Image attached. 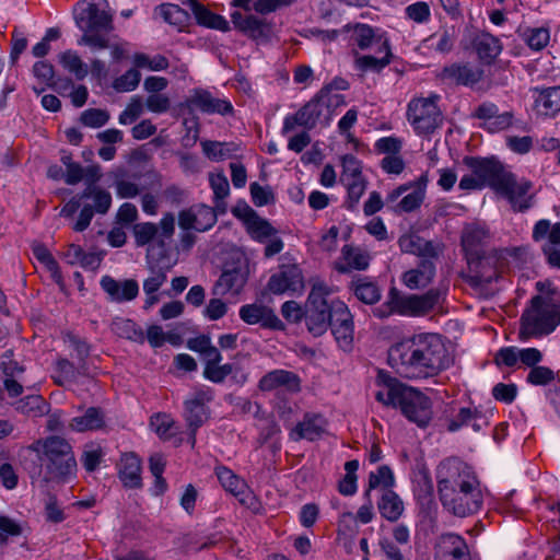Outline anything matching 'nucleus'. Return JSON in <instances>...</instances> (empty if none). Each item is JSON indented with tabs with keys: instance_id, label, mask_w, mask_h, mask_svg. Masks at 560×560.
<instances>
[{
	"instance_id": "1",
	"label": "nucleus",
	"mask_w": 560,
	"mask_h": 560,
	"mask_svg": "<svg viewBox=\"0 0 560 560\" xmlns=\"http://www.w3.org/2000/svg\"><path fill=\"white\" fill-rule=\"evenodd\" d=\"M438 494L442 506L457 517L478 513L483 504L480 482L466 463L450 457L440 463L435 471Z\"/></svg>"
},
{
	"instance_id": "2",
	"label": "nucleus",
	"mask_w": 560,
	"mask_h": 560,
	"mask_svg": "<svg viewBox=\"0 0 560 560\" xmlns=\"http://www.w3.org/2000/svg\"><path fill=\"white\" fill-rule=\"evenodd\" d=\"M388 360L400 375L411 380L433 377L452 362L436 334H420L396 343L389 349Z\"/></svg>"
},
{
	"instance_id": "3",
	"label": "nucleus",
	"mask_w": 560,
	"mask_h": 560,
	"mask_svg": "<svg viewBox=\"0 0 560 560\" xmlns=\"http://www.w3.org/2000/svg\"><path fill=\"white\" fill-rule=\"evenodd\" d=\"M26 450L36 453L42 462L37 475H31L33 483L42 490H47L51 481H67L77 471L72 447L60 436L36 440Z\"/></svg>"
},
{
	"instance_id": "4",
	"label": "nucleus",
	"mask_w": 560,
	"mask_h": 560,
	"mask_svg": "<svg viewBox=\"0 0 560 560\" xmlns=\"http://www.w3.org/2000/svg\"><path fill=\"white\" fill-rule=\"evenodd\" d=\"M381 388L375 399L384 406L399 408L401 413L420 428H425L433 417L431 399L413 387L384 373L377 377Z\"/></svg>"
},
{
	"instance_id": "5",
	"label": "nucleus",
	"mask_w": 560,
	"mask_h": 560,
	"mask_svg": "<svg viewBox=\"0 0 560 560\" xmlns=\"http://www.w3.org/2000/svg\"><path fill=\"white\" fill-rule=\"evenodd\" d=\"M559 324L560 303L536 295L521 316L520 336L522 339H528L549 335Z\"/></svg>"
},
{
	"instance_id": "6",
	"label": "nucleus",
	"mask_w": 560,
	"mask_h": 560,
	"mask_svg": "<svg viewBox=\"0 0 560 560\" xmlns=\"http://www.w3.org/2000/svg\"><path fill=\"white\" fill-rule=\"evenodd\" d=\"M332 290L322 280L316 279L305 304V324L311 334L322 336L329 327L331 305L336 299H330Z\"/></svg>"
},
{
	"instance_id": "7",
	"label": "nucleus",
	"mask_w": 560,
	"mask_h": 560,
	"mask_svg": "<svg viewBox=\"0 0 560 560\" xmlns=\"http://www.w3.org/2000/svg\"><path fill=\"white\" fill-rule=\"evenodd\" d=\"M341 165L342 171L339 179L347 190L345 207L353 211L366 190L368 180L362 174L361 162L354 155H343Z\"/></svg>"
},
{
	"instance_id": "8",
	"label": "nucleus",
	"mask_w": 560,
	"mask_h": 560,
	"mask_svg": "<svg viewBox=\"0 0 560 560\" xmlns=\"http://www.w3.org/2000/svg\"><path fill=\"white\" fill-rule=\"evenodd\" d=\"M75 15L78 27L84 31L109 33L113 30V14L107 0L82 1Z\"/></svg>"
},
{
	"instance_id": "9",
	"label": "nucleus",
	"mask_w": 560,
	"mask_h": 560,
	"mask_svg": "<svg viewBox=\"0 0 560 560\" xmlns=\"http://www.w3.org/2000/svg\"><path fill=\"white\" fill-rule=\"evenodd\" d=\"M132 233L138 247L154 243L158 247L164 248L175 233V217L167 212L159 224L152 222L136 223Z\"/></svg>"
},
{
	"instance_id": "10",
	"label": "nucleus",
	"mask_w": 560,
	"mask_h": 560,
	"mask_svg": "<svg viewBox=\"0 0 560 560\" xmlns=\"http://www.w3.org/2000/svg\"><path fill=\"white\" fill-rule=\"evenodd\" d=\"M499 256L495 250L467 260V272L463 279L475 290L483 291L499 278Z\"/></svg>"
},
{
	"instance_id": "11",
	"label": "nucleus",
	"mask_w": 560,
	"mask_h": 560,
	"mask_svg": "<svg viewBox=\"0 0 560 560\" xmlns=\"http://www.w3.org/2000/svg\"><path fill=\"white\" fill-rule=\"evenodd\" d=\"M213 399V392L210 388H197L184 401V419L189 430V442L196 443V432L209 418L207 404Z\"/></svg>"
},
{
	"instance_id": "12",
	"label": "nucleus",
	"mask_w": 560,
	"mask_h": 560,
	"mask_svg": "<svg viewBox=\"0 0 560 560\" xmlns=\"http://www.w3.org/2000/svg\"><path fill=\"white\" fill-rule=\"evenodd\" d=\"M407 118L419 135L432 133L442 122L441 112L431 98L412 100L408 105Z\"/></svg>"
},
{
	"instance_id": "13",
	"label": "nucleus",
	"mask_w": 560,
	"mask_h": 560,
	"mask_svg": "<svg viewBox=\"0 0 560 560\" xmlns=\"http://www.w3.org/2000/svg\"><path fill=\"white\" fill-rule=\"evenodd\" d=\"M464 163L472 173L477 174L483 187L488 186L498 192L501 186L508 184L511 172L494 158L466 156Z\"/></svg>"
},
{
	"instance_id": "14",
	"label": "nucleus",
	"mask_w": 560,
	"mask_h": 560,
	"mask_svg": "<svg viewBox=\"0 0 560 560\" xmlns=\"http://www.w3.org/2000/svg\"><path fill=\"white\" fill-rule=\"evenodd\" d=\"M444 292L439 289H430L424 294H411L404 296L394 293L393 302L400 308V315L422 316L431 312L442 300Z\"/></svg>"
},
{
	"instance_id": "15",
	"label": "nucleus",
	"mask_w": 560,
	"mask_h": 560,
	"mask_svg": "<svg viewBox=\"0 0 560 560\" xmlns=\"http://www.w3.org/2000/svg\"><path fill=\"white\" fill-rule=\"evenodd\" d=\"M268 290L272 294L298 293L304 289V276L296 264H282L269 278Z\"/></svg>"
},
{
	"instance_id": "16",
	"label": "nucleus",
	"mask_w": 560,
	"mask_h": 560,
	"mask_svg": "<svg viewBox=\"0 0 560 560\" xmlns=\"http://www.w3.org/2000/svg\"><path fill=\"white\" fill-rule=\"evenodd\" d=\"M325 92H319L312 101L305 104L294 115H289L284 118L282 133L292 131L296 126L312 129L316 126L317 121L326 118L324 112Z\"/></svg>"
},
{
	"instance_id": "17",
	"label": "nucleus",
	"mask_w": 560,
	"mask_h": 560,
	"mask_svg": "<svg viewBox=\"0 0 560 560\" xmlns=\"http://www.w3.org/2000/svg\"><path fill=\"white\" fill-rule=\"evenodd\" d=\"M491 235L489 229L479 222H471L463 228L460 245L466 260L488 254L487 246Z\"/></svg>"
},
{
	"instance_id": "18",
	"label": "nucleus",
	"mask_w": 560,
	"mask_h": 560,
	"mask_svg": "<svg viewBox=\"0 0 560 560\" xmlns=\"http://www.w3.org/2000/svg\"><path fill=\"white\" fill-rule=\"evenodd\" d=\"M472 117L482 120L480 127L488 132H500L514 122L512 112L500 113L498 106L491 102L481 103L472 113Z\"/></svg>"
},
{
	"instance_id": "19",
	"label": "nucleus",
	"mask_w": 560,
	"mask_h": 560,
	"mask_svg": "<svg viewBox=\"0 0 560 560\" xmlns=\"http://www.w3.org/2000/svg\"><path fill=\"white\" fill-rule=\"evenodd\" d=\"M508 184L501 186L497 194L509 200L514 211L523 212L532 207L533 196L529 195L533 184L527 179L517 180L511 172Z\"/></svg>"
},
{
	"instance_id": "20",
	"label": "nucleus",
	"mask_w": 560,
	"mask_h": 560,
	"mask_svg": "<svg viewBox=\"0 0 560 560\" xmlns=\"http://www.w3.org/2000/svg\"><path fill=\"white\" fill-rule=\"evenodd\" d=\"M215 475L225 489L233 494L242 505L254 508L257 503L254 492L248 488L245 480L235 475L231 469L224 466L215 468Z\"/></svg>"
},
{
	"instance_id": "21",
	"label": "nucleus",
	"mask_w": 560,
	"mask_h": 560,
	"mask_svg": "<svg viewBox=\"0 0 560 560\" xmlns=\"http://www.w3.org/2000/svg\"><path fill=\"white\" fill-rule=\"evenodd\" d=\"M217 222V213L213 208L198 205L188 210H183L178 215V224L183 230L205 232Z\"/></svg>"
},
{
	"instance_id": "22",
	"label": "nucleus",
	"mask_w": 560,
	"mask_h": 560,
	"mask_svg": "<svg viewBox=\"0 0 560 560\" xmlns=\"http://www.w3.org/2000/svg\"><path fill=\"white\" fill-rule=\"evenodd\" d=\"M238 315L248 325L259 324L262 328L282 330L284 325L272 308L262 304H246L241 306Z\"/></svg>"
},
{
	"instance_id": "23",
	"label": "nucleus",
	"mask_w": 560,
	"mask_h": 560,
	"mask_svg": "<svg viewBox=\"0 0 560 560\" xmlns=\"http://www.w3.org/2000/svg\"><path fill=\"white\" fill-rule=\"evenodd\" d=\"M435 560H469L465 539L454 533L442 534L435 545Z\"/></svg>"
},
{
	"instance_id": "24",
	"label": "nucleus",
	"mask_w": 560,
	"mask_h": 560,
	"mask_svg": "<svg viewBox=\"0 0 560 560\" xmlns=\"http://www.w3.org/2000/svg\"><path fill=\"white\" fill-rule=\"evenodd\" d=\"M100 284L110 302H129L139 294V284L135 279L118 281L106 275L102 277Z\"/></svg>"
},
{
	"instance_id": "25",
	"label": "nucleus",
	"mask_w": 560,
	"mask_h": 560,
	"mask_svg": "<svg viewBox=\"0 0 560 560\" xmlns=\"http://www.w3.org/2000/svg\"><path fill=\"white\" fill-rule=\"evenodd\" d=\"M258 388L261 392L284 388L290 393H298L301 389V380L291 371L278 369L265 374L258 382Z\"/></svg>"
},
{
	"instance_id": "26",
	"label": "nucleus",
	"mask_w": 560,
	"mask_h": 560,
	"mask_svg": "<svg viewBox=\"0 0 560 560\" xmlns=\"http://www.w3.org/2000/svg\"><path fill=\"white\" fill-rule=\"evenodd\" d=\"M534 110L537 115L555 117L560 112V85L533 88Z\"/></svg>"
},
{
	"instance_id": "27",
	"label": "nucleus",
	"mask_w": 560,
	"mask_h": 560,
	"mask_svg": "<svg viewBox=\"0 0 560 560\" xmlns=\"http://www.w3.org/2000/svg\"><path fill=\"white\" fill-rule=\"evenodd\" d=\"M326 425L327 421L323 415L306 412L303 420L291 430L290 439L295 442L300 440L315 441L324 434Z\"/></svg>"
},
{
	"instance_id": "28",
	"label": "nucleus",
	"mask_w": 560,
	"mask_h": 560,
	"mask_svg": "<svg viewBox=\"0 0 560 560\" xmlns=\"http://www.w3.org/2000/svg\"><path fill=\"white\" fill-rule=\"evenodd\" d=\"M398 244L401 252L416 255L420 259L436 260L441 254V247L438 244L413 234L402 235Z\"/></svg>"
},
{
	"instance_id": "29",
	"label": "nucleus",
	"mask_w": 560,
	"mask_h": 560,
	"mask_svg": "<svg viewBox=\"0 0 560 560\" xmlns=\"http://www.w3.org/2000/svg\"><path fill=\"white\" fill-rule=\"evenodd\" d=\"M435 272V260L420 259L416 268L404 272L401 280L411 290L425 288L433 281Z\"/></svg>"
},
{
	"instance_id": "30",
	"label": "nucleus",
	"mask_w": 560,
	"mask_h": 560,
	"mask_svg": "<svg viewBox=\"0 0 560 560\" xmlns=\"http://www.w3.org/2000/svg\"><path fill=\"white\" fill-rule=\"evenodd\" d=\"M189 102L206 114L228 115L233 113V106L229 101L217 98L206 90H196Z\"/></svg>"
},
{
	"instance_id": "31",
	"label": "nucleus",
	"mask_w": 560,
	"mask_h": 560,
	"mask_svg": "<svg viewBox=\"0 0 560 560\" xmlns=\"http://www.w3.org/2000/svg\"><path fill=\"white\" fill-rule=\"evenodd\" d=\"M341 257L343 262L336 264V270L341 273H347L351 270H365L371 257L368 252L351 245H345L341 249Z\"/></svg>"
},
{
	"instance_id": "32",
	"label": "nucleus",
	"mask_w": 560,
	"mask_h": 560,
	"mask_svg": "<svg viewBox=\"0 0 560 560\" xmlns=\"http://www.w3.org/2000/svg\"><path fill=\"white\" fill-rule=\"evenodd\" d=\"M377 54L380 56L364 55V56L357 57L355 66L360 70L365 71V72L382 71L387 65H389L392 56H393L388 40H378Z\"/></svg>"
},
{
	"instance_id": "33",
	"label": "nucleus",
	"mask_w": 560,
	"mask_h": 560,
	"mask_svg": "<svg viewBox=\"0 0 560 560\" xmlns=\"http://www.w3.org/2000/svg\"><path fill=\"white\" fill-rule=\"evenodd\" d=\"M231 21L237 31L253 39H259L266 36L265 21L256 15L234 11L231 13Z\"/></svg>"
},
{
	"instance_id": "34",
	"label": "nucleus",
	"mask_w": 560,
	"mask_h": 560,
	"mask_svg": "<svg viewBox=\"0 0 560 560\" xmlns=\"http://www.w3.org/2000/svg\"><path fill=\"white\" fill-rule=\"evenodd\" d=\"M441 79L450 83L468 85L481 79V71L467 65H452L442 70Z\"/></svg>"
},
{
	"instance_id": "35",
	"label": "nucleus",
	"mask_w": 560,
	"mask_h": 560,
	"mask_svg": "<svg viewBox=\"0 0 560 560\" xmlns=\"http://www.w3.org/2000/svg\"><path fill=\"white\" fill-rule=\"evenodd\" d=\"M190 8L198 24L221 32L230 31V24L224 16L210 11L197 0H190Z\"/></svg>"
},
{
	"instance_id": "36",
	"label": "nucleus",
	"mask_w": 560,
	"mask_h": 560,
	"mask_svg": "<svg viewBox=\"0 0 560 560\" xmlns=\"http://www.w3.org/2000/svg\"><path fill=\"white\" fill-rule=\"evenodd\" d=\"M141 464L138 456L132 453L124 454L119 464V478L128 488L141 486Z\"/></svg>"
},
{
	"instance_id": "37",
	"label": "nucleus",
	"mask_w": 560,
	"mask_h": 560,
	"mask_svg": "<svg viewBox=\"0 0 560 560\" xmlns=\"http://www.w3.org/2000/svg\"><path fill=\"white\" fill-rule=\"evenodd\" d=\"M246 283V276L241 269L224 270L214 285L215 294H238Z\"/></svg>"
},
{
	"instance_id": "38",
	"label": "nucleus",
	"mask_w": 560,
	"mask_h": 560,
	"mask_svg": "<svg viewBox=\"0 0 560 560\" xmlns=\"http://www.w3.org/2000/svg\"><path fill=\"white\" fill-rule=\"evenodd\" d=\"M110 330L119 338H124L137 343H143L145 335L143 329L132 319L125 317H115L110 323Z\"/></svg>"
},
{
	"instance_id": "39",
	"label": "nucleus",
	"mask_w": 560,
	"mask_h": 560,
	"mask_svg": "<svg viewBox=\"0 0 560 560\" xmlns=\"http://www.w3.org/2000/svg\"><path fill=\"white\" fill-rule=\"evenodd\" d=\"M377 508L381 515L389 522H396L405 510L402 500L394 490L382 493Z\"/></svg>"
},
{
	"instance_id": "40",
	"label": "nucleus",
	"mask_w": 560,
	"mask_h": 560,
	"mask_svg": "<svg viewBox=\"0 0 560 560\" xmlns=\"http://www.w3.org/2000/svg\"><path fill=\"white\" fill-rule=\"evenodd\" d=\"M294 0H233L231 5L241 8L246 12L255 11L259 14H269L281 7L289 5Z\"/></svg>"
},
{
	"instance_id": "41",
	"label": "nucleus",
	"mask_w": 560,
	"mask_h": 560,
	"mask_svg": "<svg viewBox=\"0 0 560 560\" xmlns=\"http://www.w3.org/2000/svg\"><path fill=\"white\" fill-rule=\"evenodd\" d=\"M104 425V413L100 408L90 407L84 415L74 417L70 428L78 432L97 430Z\"/></svg>"
},
{
	"instance_id": "42",
	"label": "nucleus",
	"mask_w": 560,
	"mask_h": 560,
	"mask_svg": "<svg viewBox=\"0 0 560 560\" xmlns=\"http://www.w3.org/2000/svg\"><path fill=\"white\" fill-rule=\"evenodd\" d=\"M394 485L395 477L393 470L387 465H382L376 469V471L370 472L364 498H369L371 491L374 489H381L382 493L387 490H393Z\"/></svg>"
},
{
	"instance_id": "43",
	"label": "nucleus",
	"mask_w": 560,
	"mask_h": 560,
	"mask_svg": "<svg viewBox=\"0 0 560 560\" xmlns=\"http://www.w3.org/2000/svg\"><path fill=\"white\" fill-rule=\"evenodd\" d=\"M532 237L535 242L547 241L544 245L560 246V222L551 224L549 220L537 221L533 229Z\"/></svg>"
},
{
	"instance_id": "44",
	"label": "nucleus",
	"mask_w": 560,
	"mask_h": 560,
	"mask_svg": "<svg viewBox=\"0 0 560 560\" xmlns=\"http://www.w3.org/2000/svg\"><path fill=\"white\" fill-rule=\"evenodd\" d=\"M351 290L355 298L365 304H375L381 299L378 285L366 278H358L351 282Z\"/></svg>"
},
{
	"instance_id": "45",
	"label": "nucleus",
	"mask_w": 560,
	"mask_h": 560,
	"mask_svg": "<svg viewBox=\"0 0 560 560\" xmlns=\"http://www.w3.org/2000/svg\"><path fill=\"white\" fill-rule=\"evenodd\" d=\"M478 57L486 63L493 61L502 50L500 40L491 34H482L475 40Z\"/></svg>"
},
{
	"instance_id": "46",
	"label": "nucleus",
	"mask_w": 560,
	"mask_h": 560,
	"mask_svg": "<svg viewBox=\"0 0 560 560\" xmlns=\"http://www.w3.org/2000/svg\"><path fill=\"white\" fill-rule=\"evenodd\" d=\"M15 409L27 417L38 418L48 412V404L40 395H30L18 400Z\"/></svg>"
},
{
	"instance_id": "47",
	"label": "nucleus",
	"mask_w": 560,
	"mask_h": 560,
	"mask_svg": "<svg viewBox=\"0 0 560 560\" xmlns=\"http://www.w3.org/2000/svg\"><path fill=\"white\" fill-rule=\"evenodd\" d=\"M60 65L70 73H72L77 80H83L88 73V66L82 61L81 57L74 50H66L59 56Z\"/></svg>"
},
{
	"instance_id": "48",
	"label": "nucleus",
	"mask_w": 560,
	"mask_h": 560,
	"mask_svg": "<svg viewBox=\"0 0 560 560\" xmlns=\"http://www.w3.org/2000/svg\"><path fill=\"white\" fill-rule=\"evenodd\" d=\"M246 229L252 238L258 242H265L277 233L276 229L267 220L261 219L257 214L252 217V220L246 223Z\"/></svg>"
},
{
	"instance_id": "49",
	"label": "nucleus",
	"mask_w": 560,
	"mask_h": 560,
	"mask_svg": "<svg viewBox=\"0 0 560 560\" xmlns=\"http://www.w3.org/2000/svg\"><path fill=\"white\" fill-rule=\"evenodd\" d=\"M82 197H85V199L93 198L94 206L92 208L101 214H105L112 205L110 194L96 186H88L82 192Z\"/></svg>"
},
{
	"instance_id": "50",
	"label": "nucleus",
	"mask_w": 560,
	"mask_h": 560,
	"mask_svg": "<svg viewBox=\"0 0 560 560\" xmlns=\"http://www.w3.org/2000/svg\"><path fill=\"white\" fill-rule=\"evenodd\" d=\"M34 257L42 262L47 270L51 273V277L56 282H60L62 279L61 271L57 260L50 254V252L42 244H35L32 247Z\"/></svg>"
},
{
	"instance_id": "51",
	"label": "nucleus",
	"mask_w": 560,
	"mask_h": 560,
	"mask_svg": "<svg viewBox=\"0 0 560 560\" xmlns=\"http://www.w3.org/2000/svg\"><path fill=\"white\" fill-rule=\"evenodd\" d=\"M210 186L214 194L215 208L221 212H225L223 199L229 196L230 185L226 176L222 173L210 175Z\"/></svg>"
},
{
	"instance_id": "52",
	"label": "nucleus",
	"mask_w": 560,
	"mask_h": 560,
	"mask_svg": "<svg viewBox=\"0 0 560 560\" xmlns=\"http://www.w3.org/2000/svg\"><path fill=\"white\" fill-rule=\"evenodd\" d=\"M353 38L358 47L362 50L373 47H378V40H387L381 36H375L374 30L366 24H360L355 27Z\"/></svg>"
},
{
	"instance_id": "53",
	"label": "nucleus",
	"mask_w": 560,
	"mask_h": 560,
	"mask_svg": "<svg viewBox=\"0 0 560 560\" xmlns=\"http://www.w3.org/2000/svg\"><path fill=\"white\" fill-rule=\"evenodd\" d=\"M331 312V317L329 319V327L331 329L343 327L346 325H353L352 314L342 301H332Z\"/></svg>"
},
{
	"instance_id": "54",
	"label": "nucleus",
	"mask_w": 560,
	"mask_h": 560,
	"mask_svg": "<svg viewBox=\"0 0 560 560\" xmlns=\"http://www.w3.org/2000/svg\"><path fill=\"white\" fill-rule=\"evenodd\" d=\"M424 199V190L421 187H417L410 194L402 197V199L392 207L395 213L411 212L418 209Z\"/></svg>"
},
{
	"instance_id": "55",
	"label": "nucleus",
	"mask_w": 560,
	"mask_h": 560,
	"mask_svg": "<svg viewBox=\"0 0 560 560\" xmlns=\"http://www.w3.org/2000/svg\"><path fill=\"white\" fill-rule=\"evenodd\" d=\"M110 116L106 109L89 108L81 113L80 121L91 128H100L106 125Z\"/></svg>"
},
{
	"instance_id": "56",
	"label": "nucleus",
	"mask_w": 560,
	"mask_h": 560,
	"mask_svg": "<svg viewBox=\"0 0 560 560\" xmlns=\"http://www.w3.org/2000/svg\"><path fill=\"white\" fill-rule=\"evenodd\" d=\"M524 40L534 50L545 48L550 39L549 31L545 27L529 28L523 34Z\"/></svg>"
},
{
	"instance_id": "57",
	"label": "nucleus",
	"mask_w": 560,
	"mask_h": 560,
	"mask_svg": "<svg viewBox=\"0 0 560 560\" xmlns=\"http://www.w3.org/2000/svg\"><path fill=\"white\" fill-rule=\"evenodd\" d=\"M155 13L159 14L164 22L171 25H180L186 16L185 11L177 4H161L155 9Z\"/></svg>"
},
{
	"instance_id": "58",
	"label": "nucleus",
	"mask_w": 560,
	"mask_h": 560,
	"mask_svg": "<svg viewBox=\"0 0 560 560\" xmlns=\"http://www.w3.org/2000/svg\"><path fill=\"white\" fill-rule=\"evenodd\" d=\"M105 32L84 31L83 35L78 39L79 45L90 47L92 50H102L109 47V39Z\"/></svg>"
},
{
	"instance_id": "59",
	"label": "nucleus",
	"mask_w": 560,
	"mask_h": 560,
	"mask_svg": "<svg viewBox=\"0 0 560 560\" xmlns=\"http://www.w3.org/2000/svg\"><path fill=\"white\" fill-rule=\"evenodd\" d=\"M77 376V370L74 365L67 359H60L56 363V375L54 376L55 382L58 385L65 386L66 384L73 382Z\"/></svg>"
},
{
	"instance_id": "60",
	"label": "nucleus",
	"mask_w": 560,
	"mask_h": 560,
	"mask_svg": "<svg viewBox=\"0 0 560 560\" xmlns=\"http://www.w3.org/2000/svg\"><path fill=\"white\" fill-rule=\"evenodd\" d=\"M141 74L136 69H130L119 78H117L113 86L117 92L133 91L140 83Z\"/></svg>"
},
{
	"instance_id": "61",
	"label": "nucleus",
	"mask_w": 560,
	"mask_h": 560,
	"mask_svg": "<svg viewBox=\"0 0 560 560\" xmlns=\"http://www.w3.org/2000/svg\"><path fill=\"white\" fill-rule=\"evenodd\" d=\"M142 113V100L139 96H133L127 107L120 113L118 120L121 125H130L135 122Z\"/></svg>"
},
{
	"instance_id": "62",
	"label": "nucleus",
	"mask_w": 560,
	"mask_h": 560,
	"mask_svg": "<svg viewBox=\"0 0 560 560\" xmlns=\"http://www.w3.org/2000/svg\"><path fill=\"white\" fill-rule=\"evenodd\" d=\"M217 544V540L211 537H199L195 534H187L182 538V546L186 552L199 551L210 548Z\"/></svg>"
},
{
	"instance_id": "63",
	"label": "nucleus",
	"mask_w": 560,
	"mask_h": 560,
	"mask_svg": "<svg viewBox=\"0 0 560 560\" xmlns=\"http://www.w3.org/2000/svg\"><path fill=\"white\" fill-rule=\"evenodd\" d=\"M151 424L156 433L163 439H170L175 434V423L172 418L165 413H159L151 419Z\"/></svg>"
},
{
	"instance_id": "64",
	"label": "nucleus",
	"mask_w": 560,
	"mask_h": 560,
	"mask_svg": "<svg viewBox=\"0 0 560 560\" xmlns=\"http://www.w3.org/2000/svg\"><path fill=\"white\" fill-rule=\"evenodd\" d=\"M553 380L555 372L551 369L541 365L534 366L527 375V382L533 385H547Z\"/></svg>"
}]
</instances>
